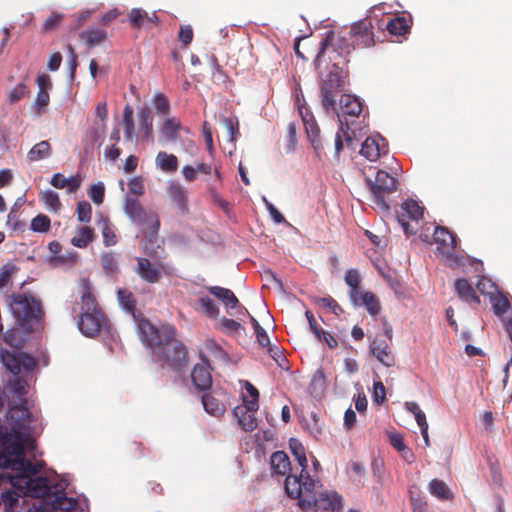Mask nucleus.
I'll use <instances>...</instances> for the list:
<instances>
[{
    "mask_svg": "<svg viewBox=\"0 0 512 512\" xmlns=\"http://www.w3.org/2000/svg\"><path fill=\"white\" fill-rule=\"evenodd\" d=\"M31 229L34 232H48L50 229V219L44 214H39L31 221Z\"/></svg>",
    "mask_w": 512,
    "mask_h": 512,
    "instance_id": "obj_51",
    "label": "nucleus"
},
{
    "mask_svg": "<svg viewBox=\"0 0 512 512\" xmlns=\"http://www.w3.org/2000/svg\"><path fill=\"white\" fill-rule=\"evenodd\" d=\"M198 304L206 316H208L210 318H215L218 316L219 309L216 306V304L214 303V301L211 298H209L208 296L200 297L198 299Z\"/></svg>",
    "mask_w": 512,
    "mask_h": 512,
    "instance_id": "obj_49",
    "label": "nucleus"
},
{
    "mask_svg": "<svg viewBox=\"0 0 512 512\" xmlns=\"http://www.w3.org/2000/svg\"><path fill=\"white\" fill-rule=\"evenodd\" d=\"M18 271L19 268L12 262H7L0 267V290L12 284L13 277Z\"/></svg>",
    "mask_w": 512,
    "mask_h": 512,
    "instance_id": "obj_38",
    "label": "nucleus"
},
{
    "mask_svg": "<svg viewBox=\"0 0 512 512\" xmlns=\"http://www.w3.org/2000/svg\"><path fill=\"white\" fill-rule=\"evenodd\" d=\"M289 447H290L292 454L294 455V457L298 461L299 465L301 466L300 474L298 476L297 475H295V476L297 478H301V479L302 478L304 479L305 478L304 476H310L306 470L307 466H308V461H307L305 449H304V446L302 445V443L298 439L291 438L289 440Z\"/></svg>",
    "mask_w": 512,
    "mask_h": 512,
    "instance_id": "obj_29",
    "label": "nucleus"
},
{
    "mask_svg": "<svg viewBox=\"0 0 512 512\" xmlns=\"http://www.w3.org/2000/svg\"><path fill=\"white\" fill-rule=\"evenodd\" d=\"M95 114L101 121L102 129L106 127V120L108 117L107 103L105 101L99 102L95 108Z\"/></svg>",
    "mask_w": 512,
    "mask_h": 512,
    "instance_id": "obj_63",
    "label": "nucleus"
},
{
    "mask_svg": "<svg viewBox=\"0 0 512 512\" xmlns=\"http://www.w3.org/2000/svg\"><path fill=\"white\" fill-rule=\"evenodd\" d=\"M268 354L276 361V363L283 367L284 362L286 361L285 356L280 347L276 345H268Z\"/></svg>",
    "mask_w": 512,
    "mask_h": 512,
    "instance_id": "obj_60",
    "label": "nucleus"
},
{
    "mask_svg": "<svg viewBox=\"0 0 512 512\" xmlns=\"http://www.w3.org/2000/svg\"><path fill=\"white\" fill-rule=\"evenodd\" d=\"M207 290L210 294L221 300L227 310L234 309L239 304L238 298L230 289L220 286H210ZM228 312L230 313V311Z\"/></svg>",
    "mask_w": 512,
    "mask_h": 512,
    "instance_id": "obj_28",
    "label": "nucleus"
},
{
    "mask_svg": "<svg viewBox=\"0 0 512 512\" xmlns=\"http://www.w3.org/2000/svg\"><path fill=\"white\" fill-rule=\"evenodd\" d=\"M104 193H105V187L102 183L93 184L88 191V195H89L90 199L95 204H98V205L103 202Z\"/></svg>",
    "mask_w": 512,
    "mask_h": 512,
    "instance_id": "obj_56",
    "label": "nucleus"
},
{
    "mask_svg": "<svg viewBox=\"0 0 512 512\" xmlns=\"http://www.w3.org/2000/svg\"><path fill=\"white\" fill-rule=\"evenodd\" d=\"M424 207L413 199H408L401 204L397 219L406 235L417 233L419 221L423 218Z\"/></svg>",
    "mask_w": 512,
    "mask_h": 512,
    "instance_id": "obj_9",
    "label": "nucleus"
},
{
    "mask_svg": "<svg viewBox=\"0 0 512 512\" xmlns=\"http://www.w3.org/2000/svg\"><path fill=\"white\" fill-rule=\"evenodd\" d=\"M95 237L94 230L89 226H82L77 230L71 243L78 248H85Z\"/></svg>",
    "mask_w": 512,
    "mask_h": 512,
    "instance_id": "obj_37",
    "label": "nucleus"
},
{
    "mask_svg": "<svg viewBox=\"0 0 512 512\" xmlns=\"http://www.w3.org/2000/svg\"><path fill=\"white\" fill-rule=\"evenodd\" d=\"M155 164L157 168L165 173H174L178 170V159L174 154H168L165 151H160L156 158Z\"/></svg>",
    "mask_w": 512,
    "mask_h": 512,
    "instance_id": "obj_32",
    "label": "nucleus"
},
{
    "mask_svg": "<svg viewBox=\"0 0 512 512\" xmlns=\"http://www.w3.org/2000/svg\"><path fill=\"white\" fill-rule=\"evenodd\" d=\"M140 128L144 131L146 138L153 137V118L148 109H142L139 112Z\"/></svg>",
    "mask_w": 512,
    "mask_h": 512,
    "instance_id": "obj_47",
    "label": "nucleus"
},
{
    "mask_svg": "<svg viewBox=\"0 0 512 512\" xmlns=\"http://www.w3.org/2000/svg\"><path fill=\"white\" fill-rule=\"evenodd\" d=\"M341 115L338 116H359L362 112L363 106L360 100L350 94H344L341 96L339 101Z\"/></svg>",
    "mask_w": 512,
    "mask_h": 512,
    "instance_id": "obj_24",
    "label": "nucleus"
},
{
    "mask_svg": "<svg viewBox=\"0 0 512 512\" xmlns=\"http://www.w3.org/2000/svg\"><path fill=\"white\" fill-rule=\"evenodd\" d=\"M349 35L354 45L358 47L369 48L375 44L373 24L370 18H364L352 24Z\"/></svg>",
    "mask_w": 512,
    "mask_h": 512,
    "instance_id": "obj_11",
    "label": "nucleus"
},
{
    "mask_svg": "<svg viewBox=\"0 0 512 512\" xmlns=\"http://www.w3.org/2000/svg\"><path fill=\"white\" fill-rule=\"evenodd\" d=\"M148 231H145V237L143 240V251L144 253L155 258L157 256L158 249L164 244V240L159 237L158 231L160 228V221L158 218H154L153 222L146 226Z\"/></svg>",
    "mask_w": 512,
    "mask_h": 512,
    "instance_id": "obj_14",
    "label": "nucleus"
},
{
    "mask_svg": "<svg viewBox=\"0 0 512 512\" xmlns=\"http://www.w3.org/2000/svg\"><path fill=\"white\" fill-rule=\"evenodd\" d=\"M373 397L377 403H383L386 400V388L381 381L374 382Z\"/></svg>",
    "mask_w": 512,
    "mask_h": 512,
    "instance_id": "obj_62",
    "label": "nucleus"
},
{
    "mask_svg": "<svg viewBox=\"0 0 512 512\" xmlns=\"http://www.w3.org/2000/svg\"><path fill=\"white\" fill-rule=\"evenodd\" d=\"M101 265L107 275H112L118 270L117 256L113 252H106L101 255Z\"/></svg>",
    "mask_w": 512,
    "mask_h": 512,
    "instance_id": "obj_46",
    "label": "nucleus"
},
{
    "mask_svg": "<svg viewBox=\"0 0 512 512\" xmlns=\"http://www.w3.org/2000/svg\"><path fill=\"white\" fill-rule=\"evenodd\" d=\"M297 478L289 475L285 479L284 489L286 494L297 499L302 510L314 507V512H336L342 508V497L336 492L322 493L315 497L316 481L311 476Z\"/></svg>",
    "mask_w": 512,
    "mask_h": 512,
    "instance_id": "obj_3",
    "label": "nucleus"
},
{
    "mask_svg": "<svg viewBox=\"0 0 512 512\" xmlns=\"http://www.w3.org/2000/svg\"><path fill=\"white\" fill-rule=\"evenodd\" d=\"M0 335L2 336L3 341L13 348H19L22 345L23 339L20 335L18 326L8 329L7 331L3 330Z\"/></svg>",
    "mask_w": 512,
    "mask_h": 512,
    "instance_id": "obj_45",
    "label": "nucleus"
},
{
    "mask_svg": "<svg viewBox=\"0 0 512 512\" xmlns=\"http://www.w3.org/2000/svg\"><path fill=\"white\" fill-rule=\"evenodd\" d=\"M354 47V43H351L340 32L330 31L321 43V49L315 59V66L317 68L321 67L322 63L326 61V54H328L331 62L342 61L343 58L347 59V56L354 50Z\"/></svg>",
    "mask_w": 512,
    "mask_h": 512,
    "instance_id": "obj_7",
    "label": "nucleus"
},
{
    "mask_svg": "<svg viewBox=\"0 0 512 512\" xmlns=\"http://www.w3.org/2000/svg\"><path fill=\"white\" fill-rule=\"evenodd\" d=\"M28 93H29V90H28L26 84L19 83L14 88H12L10 91H8L7 99L9 100L10 103H16V102L20 101L22 98H24L25 96H27Z\"/></svg>",
    "mask_w": 512,
    "mask_h": 512,
    "instance_id": "obj_52",
    "label": "nucleus"
},
{
    "mask_svg": "<svg viewBox=\"0 0 512 512\" xmlns=\"http://www.w3.org/2000/svg\"><path fill=\"white\" fill-rule=\"evenodd\" d=\"M7 305L15 319V325L26 333L41 327L44 310L42 301L31 293H12L7 297Z\"/></svg>",
    "mask_w": 512,
    "mask_h": 512,
    "instance_id": "obj_4",
    "label": "nucleus"
},
{
    "mask_svg": "<svg viewBox=\"0 0 512 512\" xmlns=\"http://www.w3.org/2000/svg\"><path fill=\"white\" fill-rule=\"evenodd\" d=\"M270 466L272 475H287L286 478L290 475L287 473L291 471V463L288 455L284 451H276L272 453L270 457Z\"/></svg>",
    "mask_w": 512,
    "mask_h": 512,
    "instance_id": "obj_23",
    "label": "nucleus"
},
{
    "mask_svg": "<svg viewBox=\"0 0 512 512\" xmlns=\"http://www.w3.org/2000/svg\"><path fill=\"white\" fill-rule=\"evenodd\" d=\"M366 182L373 196V203L383 212L390 208L387 198L397 190L398 181L383 170L376 173L375 180L366 178Z\"/></svg>",
    "mask_w": 512,
    "mask_h": 512,
    "instance_id": "obj_8",
    "label": "nucleus"
},
{
    "mask_svg": "<svg viewBox=\"0 0 512 512\" xmlns=\"http://www.w3.org/2000/svg\"><path fill=\"white\" fill-rule=\"evenodd\" d=\"M428 490L431 495L441 501H451L454 497L448 485L440 479H432L428 484Z\"/></svg>",
    "mask_w": 512,
    "mask_h": 512,
    "instance_id": "obj_31",
    "label": "nucleus"
},
{
    "mask_svg": "<svg viewBox=\"0 0 512 512\" xmlns=\"http://www.w3.org/2000/svg\"><path fill=\"white\" fill-rule=\"evenodd\" d=\"M167 194L181 213L188 212L187 190L180 183L170 182L167 187Z\"/></svg>",
    "mask_w": 512,
    "mask_h": 512,
    "instance_id": "obj_22",
    "label": "nucleus"
},
{
    "mask_svg": "<svg viewBox=\"0 0 512 512\" xmlns=\"http://www.w3.org/2000/svg\"><path fill=\"white\" fill-rule=\"evenodd\" d=\"M202 404L206 412L213 416H219L225 411V406L210 394L202 396Z\"/></svg>",
    "mask_w": 512,
    "mask_h": 512,
    "instance_id": "obj_40",
    "label": "nucleus"
},
{
    "mask_svg": "<svg viewBox=\"0 0 512 512\" xmlns=\"http://www.w3.org/2000/svg\"><path fill=\"white\" fill-rule=\"evenodd\" d=\"M100 224L104 245L107 247L115 245L118 242V239L115 233L114 226L110 223L108 219L104 218L101 219Z\"/></svg>",
    "mask_w": 512,
    "mask_h": 512,
    "instance_id": "obj_42",
    "label": "nucleus"
},
{
    "mask_svg": "<svg viewBox=\"0 0 512 512\" xmlns=\"http://www.w3.org/2000/svg\"><path fill=\"white\" fill-rule=\"evenodd\" d=\"M40 201L52 212H58L62 206L58 193L53 190H46L40 193Z\"/></svg>",
    "mask_w": 512,
    "mask_h": 512,
    "instance_id": "obj_41",
    "label": "nucleus"
},
{
    "mask_svg": "<svg viewBox=\"0 0 512 512\" xmlns=\"http://www.w3.org/2000/svg\"><path fill=\"white\" fill-rule=\"evenodd\" d=\"M201 359L202 363L196 364L191 372V380L196 389L206 391L212 385L210 364L202 354Z\"/></svg>",
    "mask_w": 512,
    "mask_h": 512,
    "instance_id": "obj_16",
    "label": "nucleus"
},
{
    "mask_svg": "<svg viewBox=\"0 0 512 512\" xmlns=\"http://www.w3.org/2000/svg\"><path fill=\"white\" fill-rule=\"evenodd\" d=\"M29 385L24 378L16 377L13 380L9 381L8 390L11 394V397L8 398V401H28L26 395L28 394Z\"/></svg>",
    "mask_w": 512,
    "mask_h": 512,
    "instance_id": "obj_27",
    "label": "nucleus"
},
{
    "mask_svg": "<svg viewBox=\"0 0 512 512\" xmlns=\"http://www.w3.org/2000/svg\"><path fill=\"white\" fill-rule=\"evenodd\" d=\"M124 212L131 221L141 226H147L158 218L156 213L146 211L137 198L130 196L125 199Z\"/></svg>",
    "mask_w": 512,
    "mask_h": 512,
    "instance_id": "obj_13",
    "label": "nucleus"
},
{
    "mask_svg": "<svg viewBox=\"0 0 512 512\" xmlns=\"http://www.w3.org/2000/svg\"><path fill=\"white\" fill-rule=\"evenodd\" d=\"M127 453L130 454L132 457H141L144 455V447L141 442L132 441L128 443L127 445Z\"/></svg>",
    "mask_w": 512,
    "mask_h": 512,
    "instance_id": "obj_64",
    "label": "nucleus"
},
{
    "mask_svg": "<svg viewBox=\"0 0 512 512\" xmlns=\"http://www.w3.org/2000/svg\"><path fill=\"white\" fill-rule=\"evenodd\" d=\"M338 119L340 122V128H339V132L336 133L335 140H334L336 155H339L341 153V151L343 150V141H342V136H341L340 132H342L345 135L346 141L348 144L352 143V138L349 135H347V131L344 130V123L340 119V116H338Z\"/></svg>",
    "mask_w": 512,
    "mask_h": 512,
    "instance_id": "obj_57",
    "label": "nucleus"
},
{
    "mask_svg": "<svg viewBox=\"0 0 512 512\" xmlns=\"http://www.w3.org/2000/svg\"><path fill=\"white\" fill-rule=\"evenodd\" d=\"M433 241L437 245L435 254L446 261L457 262L456 237L446 227L437 226L434 230Z\"/></svg>",
    "mask_w": 512,
    "mask_h": 512,
    "instance_id": "obj_10",
    "label": "nucleus"
},
{
    "mask_svg": "<svg viewBox=\"0 0 512 512\" xmlns=\"http://www.w3.org/2000/svg\"><path fill=\"white\" fill-rule=\"evenodd\" d=\"M79 36L88 47H94L106 40L107 33L102 29L92 28L82 31Z\"/></svg>",
    "mask_w": 512,
    "mask_h": 512,
    "instance_id": "obj_35",
    "label": "nucleus"
},
{
    "mask_svg": "<svg viewBox=\"0 0 512 512\" xmlns=\"http://www.w3.org/2000/svg\"><path fill=\"white\" fill-rule=\"evenodd\" d=\"M370 352L376 359L386 367H392L395 364V358L392 350L385 340L375 338L369 346Z\"/></svg>",
    "mask_w": 512,
    "mask_h": 512,
    "instance_id": "obj_18",
    "label": "nucleus"
},
{
    "mask_svg": "<svg viewBox=\"0 0 512 512\" xmlns=\"http://www.w3.org/2000/svg\"><path fill=\"white\" fill-rule=\"evenodd\" d=\"M179 40L184 46L189 45L193 40V29L190 25L181 26L178 34Z\"/></svg>",
    "mask_w": 512,
    "mask_h": 512,
    "instance_id": "obj_59",
    "label": "nucleus"
},
{
    "mask_svg": "<svg viewBox=\"0 0 512 512\" xmlns=\"http://www.w3.org/2000/svg\"><path fill=\"white\" fill-rule=\"evenodd\" d=\"M72 312L79 317L78 328L87 337L97 335L106 325L107 319L87 283H84L80 302H75Z\"/></svg>",
    "mask_w": 512,
    "mask_h": 512,
    "instance_id": "obj_5",
    "label": "nucleus"
},
{
    "mask_svg": "<svg viewBox=\"0 0 512 512\" xmlns=\"http://www.w3.org/2000/svg\"><path fill=\"white\" fill-rule=\"evenodd\" d=\"M455 290L457 295L464 301L469 303L480 304V299L476 295L472 285L467 279L461 278L455 281Z\"/></svg>",
    "mask_w": 512,
    "mask_h": 512,
    "instance_id": "obj_30",
    "label": "nucleus"
},
{
    "mask_svg": "<svg viewBox=\"0 0 512 512\" xmlns=\"http://www.w3.org/2000/svg\"><path fill=\"white\" fill-rule=\"evenodd\" d=\"M142 341L153 349L154 355L172 370L181 372L188 365L186 346L176 338V329L171 325L154 327L142 318L138 324Z\"/></svg>",
    "mask_w": 512,
    "mask_h": 512,
    "instance_id": "obj_2",
    "label": "nucleus"
},
{
    "mask_svg": "<svg viewBox=\"0 0 512 512\" xmlns=\"http://www.w3.org/2000/svg\"><path fill=\"white\" fill-rule=\"evenodd\" d=\"M245 389L251 398L250 400H246V398H244L245 405H247L248 409L258 410V407H259V405H258V398H259L258 390L249 382L245 383Z\"/></svg>",
    "mask_w": 512,
    "mask_h": 512,
    "instance_id": "obj_53",
    "label": "nucleus"
},
{
    "mask_svg": "<svg viewBox=\"0 0 512 512\" xmlns=\"http://www.w3.org/2000/svg\"><path fill=\"white\" fill-rule=\"evenodd\" d=\"M345 283L350 287V299L357 296L362 290L360 289L361 276L357 269H348L345 274Z\"/></svg>",
    "mask_w": 512,
    "mask_h": 512,
    "instance_id": "obj_39",
    "label": "nucleus"
},
{
    "mask_svg": "<svg viewBox=\"0 0 512 512\" xmlns=\"http://www.w3.org/2000/svg\"><path fill=\"white\" fill-rule=\"evenodd\" d=\"M134 272L146 283L155 284L162 279L165 266L161 263L154 264L146 257H136Z\"/></svg>",
    "mask_w": 512,
    "mask_h": 512,
    "instance_id": "obj_12",
    "label": "nucleus"
},
{
    "mask_svg": "<svg viewBox=\"0 0 512 512\" xmlns=\"http://www.w3.org/2000/svg\"><path fill=\"white\" fill-rule=\"evenodd\" d=\"M388 32L392 35L403 36L409 32L410 27L404 17H395L391 19L386 26Z\"/></svg>",
    "mask_w": 512,
    "mask_h": 512,
    "instance_id": "obj_43",
    "label": "nucleus"
},
{
    "mask_svg": "<svg viewBox=\"0 0 512 512\" xmlns=\"http://www.w3.org/2000/svg\"><path fill=\"white\" fill-rule=\"evenodd\" d=\"M257 410L248 409L247 405L239 406L234 409V414L238 418V422L242 429L251 432L257 427V420L254 413Z\"/></svg>",
    "mask_w": 512,
    "mask_h": 512,
    "instance_id": "obj_26",
    "label": "nucleus"
},
{
    "mask_svg": "<svg viewBox=\"0 0 512 512\" xmlns=\"http://www.w3.org/2000/svg\"><path fill=\"white\" fill-rule=\"evenodd\" d=\"M410 503L412 512H428L429 504L425 497L410 495Z\"/></svg>",
    "mask_w": 512,
    "mask_h": 512,
    "instance_id": "obj_58",
    "label": "nucleus"
},
{
    "mask_svg": "<svg viewBox=\"0 0 512 512\" xmlns=\"http://www.w3.org/2000/svg\"><path fill=\"white\" fill-rule=\"evenodd\" d=\"M117 298L120 306L130 313L139 324L141 319L136 318V298L134 294L128 289H119L117 291Z\"/></svg>",
    "mask_w": 512,
    "mask_h": 512,
    "instance_id": "obj_33",
    "label": "nucleus"
},
{
    "mask_svg": "<svg viewBox=\"0 0 512 512\" xmlns=\"http://www.w3.org/2000/svg\"><path fill=\"white\" fill-rule=\"evenodd\" d=\"M34 471L22 470L15 466H0V506L6 512L12 511L23 496L42 499L48 504L50 496L55 491L46 477H30L38 473L37 466Z\"/></svg>",
    "mask_w": 512,
    "mask_h": 512,
    "instance_id": "obj_1",
    "label": "nucleus"
},
{
    "mask_svg": "<svg viewBox=\"0 0 512 512\" xmlns=\"http://www.w3.org/2000/svg\"><path fill=\"white\" fill-rule=\"evenodd\" d=\"M153 104L157 114L168 115L170 113V102L163 93L155 94Z\"/></svg>",
    "mask_w": 512,
    "mask_h": 512,
    "instance_id": "obj_50",
    "label": "nucleus"
},
{
    "mask_svg": "<svg viewBox=\"0 0 512 512\" xmlns=\"http://www.w3.org/2000/svg\"><path fill=\"white\" fill-rule=\"evenodd\" d=\"M0 360L3 366L13 375L17 376L20 373V353L2 349Z\"/></svg>",
    "mask_w": 512,
    "mask_h": 512,
    "instance_id": "obj_34",
    "label": "nucleus"
},
{
    "mask_svg": "<svg viewBox=\"0 0 512 512\" xmlns=\"http://www.w3.org/2000/svg\"><path fill=\"white\" fill-rule=\"evenodd\" d=\"M355 306H364L371 316H377L381 311L379 298L370 291H362L351 299Z\"/></svg>",
    "mask_w": 512,
    "mask_h": 512,
    "instance_id": "obj_21",
    "label": "nucleus"
},
{
    "mask_svg": "<svg viewBox=\"0 0 512 512\" xmlns=\"http://www.w3.org/2000/svg\"><path fill=\"white\" fill-rule=\"evenodd\" d=\"M77 218L80 222L88 223L91 220L92 207L87 201H80L77 204Z\"/></svg>",
    "mask_w": 512,
    "mask_h": 512,
    "instance_id": "obj_54",
    "label": "nucleus"
},
{
    "mask_svg": "<svg viewBox=\"0 0 512 512\" xmlns=\"http://www.w3.org/2000/svg\"><path fill=\"white\" fill-rule=\"evenodd\" d=\"M128 16L129 23L134 29L151 28L159 22L155 13L149 14L141 8H133Z\"/></svg>",
    "mask_w": 512,
    "mask_h": 512,
    "instance_id": "obj_19",
    "label": "nucleus"
},
{
    "mask_svg": "<svg viewBox=\"0 0 512 512\" xmlns=\"http://www.w3.org/2000/svg\"><path fill=\"white\" fill-rule=\"evenodd\" d=\"M63 16L58 13H52L43 23V30L50 31L55 29L62 21Z\"/></svg>",
    "mask_w": 512,
    "mask_h": 512,
    "instance_id": "obj_61",
    "label": "nucleus"
},
{
    "mask_svg": "<svg viewBox=\"0 0 512 512\" xmlns=\"http://www.w3.org/2000/svg\"><path fill=\"white\" fill-rule=\"evenodd\" d=\"M123 126H124V135L126 139H132L134 133V119H133V109L130 105H126L123 110Z\"/></svg>",
    "mask_w": 512,
    "mask_h": 512,
    "instance_id": "obj_48",
    "label": "nucleus"
},
{
    "mask_svg": "<svg viewBox=\"0 0 512 512\" xmlns=\"http://www.w3.org/2000/svg\"><path fill=\"white\" fill-rule=\"evenodd\" d=\"M300 114L302 116V121L305 127V131L307 133V137L311 142V145L315 152L318 155H320L321 151L323 150V146L320 141V129L312 115H304L302 110H300Z\"/></svg>",
    "mask_w": 512,
    "mask_h": 512,
    "instance_id": "obj_20",
    "label": "nucleus"
},
{
    "mask_svg": "<svg viewBox=\"0 0 512 512\" xmlns=\"http://www.w3.org/2000/svg\"><path fill=\"white\" fill-rule=\"evenodd\" d=\"M65 486L58 483L55 485V491L53 495L50 496V500L47 505L51 507L52 510H60L64 512H73L78 509L79 502L76 498L67 497L64 493Z\"/></svg>",
    "mask_w": 512,
    "mask_h": 512,
    "instance_id": "obj_15",
    "label": "nucleus"
},
{
    "mask_svg": "<svg viewBox=\"0 0 512 512\" xmlns=\"http://www.w3.org/2000/svg\"><path fill=\"white\" fill-rule=\"evenodd\" d=\"M315 302L321 305L322 307L328 308L333 314L337 316L343 313V309L341 308V306L331 296L318 298L316 299Z\"/></svg>",
    "mask_w": 512,
    "mask_h": 512,
    "instance_id": "obj_55",
    "label": "nucleus"
},
{
    "mask_svg": "<svg viewBox=\"0 0 512 512\" xmlns=\"http://www.w3.org/2000/svg\"><path fill=\"white\" fill-rule=\"evenodd\" d=\"M181 122L176 117H168L160 127L161 142H173L181 130Z\"/></svg>",
    "mask_w": 512,
    "mask_h": 512,
    "instance_id": "obj_25",
    "label": "nucleus"
},
{
    "mask_svg": "<svg viewBox=\"0 0 512 512\" xmlns=\"http://www.w3.org/2000/svg\"><path fill=\"white\" fill-rule=\"evenodd\" d=\"M51 155V146L48 141L43 140L35 144L28 152L27 157L31 162L48 158Z\"/></svg>",
    "mask_w": 512,
    "mask_h": 512,
    "instance_id": "obj_36",
    "label": "nucleus"
},
{
    "mask_svg": "<svg viewBox=\"0 0 512 512\" xmlns=\"http://www.w3.org/2000/svg\"><path fill=\"white\" fill-rule=\"evenodd\" d=\"M348 62L349 60L344 58L342 61L332 62V69L321 79L320 97L325 111H336V96L344 83L342 71Z\"/></svg>",
    "mask_w": 512,
    "mask_h": 512,
    "instance_id": "obj_6",
    "label": "nucleus"
},
{
    "mask_svg": "<svg viewBox=\"0 0 512 512\" xmlns=\"http://www.w3.org/2000/svg\"><path fill=\"white\" fill-rule=\"evenodd\" d=\"M490 301H491L494 313L498 316L505 314L508 311V309L510 308V302H509L508 298L501 293L491 295Z\"/></svg>",
    "mask_w": 512,
    "mask_h": 512,
    "instance_id": "obj_44",
    "label": "nucleus"
},
{
    "mask_svg": "<svg viewBox=\"0 0 512 512\" xmlns=\"http://www.w3.org/2000/svg\"><path fill=\"white\" fill-rule=\"evenodd\" d=\"M382 137H367L362 143L360 154L370 161H376L387 152L386 144Z\"/></svg>",
    "mask_w": 512,
    "mask_h": 512,
    "instance_id": "obj_17",
    "label": "nucleus"
}]
</instances>
